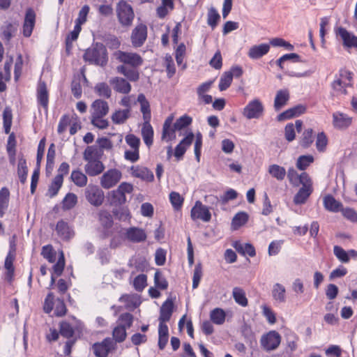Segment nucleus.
Instances as JSON below:
<instances>
[{
	"label": "nucleus",
	"instance_id": "48",
	"mask_svg": "<svg viewBox=\"0 0 357 357\" xmlns=\"http://www.w3.org/2000/svg\"><path fill=\"white\" fill-rule=\"evenodd\" d=\"M112 337L115 342H123L127 337L126 328L123 325H118L114 327L112 331Z\"/></svg>",
	"mask_w": 357,
	"mask_h": 357
},
{
	"label": "nucleus",
	"instance_id": "10",
	"mask_svg": "<svg viewBox=\"0 0 357 357\" xmlns=\"http://www.w3.org/2000/svg\"><path fill=\"white\" fill-rule=\"evenodd\" d=\"M124 238L129 242L139 243L144 242L147 238V235L142 228L130 227L125 229Z\"/></svg>",
	"mask_w": 357,
	"mask_h": 357
},
{
	"label": "nucleus",
	"instance_id": "59",
	"mask_svg": "<svg viewBox=\"0 0 357 357\" xmlns=\"http://www.w3.org/2000/svg\"><path fill=\"white\" fill-rule=\"evenodd\" d=\"M154 283L156 288L165 290L168 287V282L162 274L157 271L154 275Z\"/></svg>",
	"mask_w": 357,
	"mask_h": 357
},
{
	"label": "nucleus",
	"instance_id": "44",
	"mask_svg": "<svg viewBox=\"0 0 357 357\" xmlns=\"http://www.w3.org/2000/svg\"><path fill=\"white\" fill-rule=\"evenodd\" d=\"M220 20V15L214 7H211L208 9L207 14V24L214 29Z\"/></svg>",
	"mask_w": 357,
	"mask_h": 357
},
{
	"label": "nucleus",
	"instance_id": "36",
	"mask_svg": "<svg viewBox=\"0 0 357 357\" xmlns=\"http://www.w3.org/2000/svg\"><path fill=\"white\" fill-rule=\"evenodd\" d=\"M63 178L61 177V175H56L54 177L47 190V195L50 197L52 198L58 194L63 185Z\"/></svg>",
	"mask_w": 357,
	"mask_h": 357
},
{
	"label": "nucleus",
	"instance_id": "4",
	"mask_svg": "<svg viewBox=\"0 0 357 357\" xmlns=\"http://www.w3.org/2000/svg\"><path fill=\"white\" fill-rule=\"evenodd\" d=\"M264 112V107L261 101L255 98L250 101L248 105L243 108V115L248 119H259Z\"/></svg>",
	"mask_w": 357,
	"mask_h": 357
},
{
	"label": "nucleus",
	"instance_id": "52",
	"mask_svg": "<svg viewBox=\"0 0 357 357\" xmlns=\"http://www.w3.org/2000/svg\"><path fill=\"white\" fill-rule=\"evenodd\" d=\"M169 201L172 205V207L175 211H179L181 209L184 199L177 192H172L169 194Z\"/></svg>",
	"mask_w": 357,
	"mask_h": 357
},
{
	"label": "nucleus",
	"instance_id": "25",
	"mask_svg": "<svg viewBox=\"0 0 357 357\" xmlns=\"http://www.w3.org/2000/svg\"><path fill=\"white\" fill-rule=\"evenodd\" d=\"M290 98L288 89H280L277 91L274 100V109L275 111H280L285 106Z\"/></svg>",
	"mask_w": 357,
	"mask_h": 357
},
{
	"label": "nucleus",
	"instance_id": "63",
	"mask_svg": "<svg viewBox=\"0 0 357 357\" xmlns=\"http://www.w3.org/2000/svg\"><path fill=\"white\" fill-rule=\"evenodd\" d=\"M99 156L98 149L95 146H88L84 152V159L86 161L93 160L98 159Z\"/></svg>",
	"mask_w": 357,
	"mask_h": 357
},
{
	"label": "nucleus",
	"instance_id": "9",
	"mask_svg": "<svg viewBox=\"0 0 357 357\" xmlns=\"http://www.w3.org/2000/svg\"><path fill=\"white\" fill-rule=\"evenodd\" d=\"M50 94L46 83L40 80L36 87V100L38 108L42 107L46 113L48 112Z\"/></svg>",
	"mask_w": 357,
	"mask_h": 357
},
{
	"label": "nucleus",
	"instance_id": "26",
	"mask_svg": "<svg viewBox=\"0 0 357 357\" xmlns=\"http://www.w3.org/2000/svg\"><path fill=\"white\" fill-rule=\"evenodd\" d=\"M137 101L140 104V111L143 115L144 122H151V113L149 102L143 93L138 95Z\"/></svg>",
	"mask_w": 357,
	"mask_h": 357
},
{
	"label": "nucleus",
	"instance_id": "19",
	"mask_svg": "<svg viewBox=\"0 0 357 357\" xmlns=\"http://www.w3.org/2000/svg\"><path fill=\"white\" fill-rule=\"evenodd\" d=\"M174 310V303L171 299H167L160 310L159 324H165L171 319Z\"/></svg>",
	"mask_w": 357,
	"mask_h": 357
},
{
	"label": "nucleus",
	"instance_id": "21",
	"mask_svg": "<svg viewBox=\"0 0 357 357\" xmlns=\"http://www.w3.org/2000/svg\"><path fill=\"white\" fill-rule=\"evenodd\" d=\"M333 119V126L337 129H346L352 123V118L343 113H334Z\"/></svg>",
	"mask_w": 357,
	"mask_h": 357
},
{
	"label": "nucleus",
	"instance_id": "14",
	"mask_svg": "<svg viewBox=\"0 0 357 357\" xmlns=\"http://www.w3.org/2000/svg\"><path fill=\"white\" fill-rule=\"evenodd\" d=\"M342 77H345L347 82L343 81L341 79H337L332 83L333 89L340 94H347V86H351L352 79V73L349 71H344L340 74Z\"/></svg>",
	"mask_w": 357,
	"mask_h": 357
},
{
	"label": "nucleus",
	"instance_id": "46",
	"mask_svg": "<svg viewBox=\"0 0 357 357\" xmlns=\"http://www.w3.org/2000/svg\"><path fill=\"white\" fill-rule=\"evenodd\" d=\"M130 116V109L117 110L112 115V120L115 124L123 123Z\"/></svg>",
	"mask_w": 357,
	"mask_h": 357
},
{
	"label": "nucleus",
	"instance_id": "61",
	"mask_svg": "<svg viewBox=\"0 0 357 357\" xmlns=\"http://www.w3.org/2000/svg\"><path fill=\"white\" fill-rule=\"evenodd\" d=\"M192 119L190 116L185 114L181 116L176 121V122L174 124V127L175 129L180 130L190 125L192 123Z\"/></svg>",
	"mask_w": 357,
	"mask_h": 357
},
{
	"label": "nucleus",
	"instance_id": "28",
	"mask_svg": "<svg viewBox=\"0 0 357 357\" xmlns=\"http://www.w3.org/2000/svg\"><path fill=\"white\" fill-rule=\"evenodd\" d=\"M56 231L58 235L63 240L70 239L74 234L73 231L69 227L68 224L63 220L58 221L56 223Z\"/></svg>",
	"mask_w": 357,
	"mask_h": 357
},
{
	"label": "nucleus",
	"instance_id": "62",
	"mask_svg": "<svg viewBox=\"0 0 357 357\" xmlns=\"http://www.w3.org/2000/svg\"><path fill=\"white\" fill-rule=\"evenodd\" d=\"M202 265L201 263H198L195 265L193 277H192V288L196 289L199 284L201 278L202 277Z\"/></svg>",
	"mask_w": 357,
	"mask_h": 357
},
{
	"label": "nucleus",
	"instance_id": "6",
	"mask_svg": "<svg viewBox=\"0 0 357 357\" xmlns=\"http://www.w3.org/2000/svg\"><path fill=\"white\" fill-rule=\"evenodd\" d=\"M260 342L264 350L266 351H273L279 347L281 342V336L277 331H271L263 335Z\"/></svg>",
	"mask_w": 357,
	"mask_h": 357
},
{
	"label": "nucleus",
	"instance_id": "39",
	"mask_svg": "<svg viewBox=\"0 0 357 357\" xmlns=\"http://www.w3.org/2000/svg\"><path fill=\"white\" fill-rule=\"evenodd\" d=\"M10 192L6 187L0 190V217H3L5 210L8 207Z\"/></svg>",
	"mask_w": 357,
	"mask_h": 357
},
{
	"label": "nucleus",
	"instance_id": "20",
	"mask_svg": "<svg viewBox=\"0 0 357 357\" xmlns=\"http://www.w3.org/2000/svg\"><path fill=\"white\" fill-rule=\"evenodd\" d=\"M85 165L84 170L89 176H96L101 174L104 169L105 166L103 163L98 159L87 161Z\"/></svg>",
	"mask_w": 357,
	"mask_h": 357
},
{
	"label": "nucleus",
	"instance_id": "17",
	"mask_svg": "<svg viewBox=\"0 0 357 357\" xmlns=\"http://www.w3.org/2000/svg\"><path fill=\"white\" fill-rule=\"evenodd\" d=\"M131 174L135 178H141L142 180L151 182L154 180L153 172L145 167L132 166L130 168Z\"/></svg>",
	"mask_w": 357,
	"mask_h": 357
},
{
	"label": "nucleus",
	"instance_id": "47",
	"mask_svg": "<svg viewBox=\"0 0 357 357\" xmlns=\"http://www.w3.org/2000/svg\"><path fill=\"white\" fill-rule=\"evenodd\" d=\"M77 203V197L73 192L66 194L62 201V208L64 211L73 208Z\"/></svg>",
	"mask_w": 357,
	"mask_h": 357
},
{
	"label": "nucleus",
	"instance_id": "45",
	"mask_svg": "<svg viewBox=\"0 0 357 357\" xmlns=\"http://www.w3.org/2000/svg\"><path fill=\"white\" fill-rule=\"evenodd\" d=\"M232 293L234 299L236 303L243 307L248 305V301L245 296V293L241 288L234 287Z\"/></svg>",
	"mask_w": 357,
	"mask_h": 357
},
{
	"label": "nucleus",
	"instance_id": "24",
	"mask_svg": "<svg viewBox=\"0 0 357 357\" xmlns=\"http://www.w3.org/2000/svg\"><path fill=\"white\" fill-rule=\"evenodd\" d=\"M270 50V45L261 43L251 47L248 53V56L252 59H258L268 54Z\"/></svg>",
	"mask_w": 357,
	"mask_h": 357
},
{
	"label": "nucleus",
	"instance_id": "58",
	"mask_svg": "<svg viewBox=\"0 0 357 357\" xmlns=\"http://www.w3.org/2000/svg\"><path fill=\"white\" fill-rule=\"evenodd\" d=\"M328 144V138L325 132H321L317 134L316 139V147L318 151L324 152Z\"/></svg>",
	"mask_w": 357,
	"mask_h": 357
},
{
	"label": "nucleus",
	"instance_id": "35",
	"mask_svg": "<svg viewBox=\"0 0 357 357\" xmlns=\"http://www.w3.org/2000/svg\"><path fill=\"white\" fill-rule=\"evenodd\" d=\"M285 287L280 283L273 285L272 290V296L275 301L278 303H284L286 301Z\"/></svg>",
	"mask_w": 357,
	"mask_h": 357
},
{
	"label": "nucleus",
	"instance_id": "34",
	"mask_svg": "<svg viewBox=\"0 0 357 357\" xmlns=\"http://www.w3.org/2000/svg\"><path fill=\"white\" fill-rule=\"evenodd\" d=\"M17 172L20 183L24 184L27 178L28 167L26 160L23 156L19 158Z\"/></svg>",
	"mask_w": 357,
	"mask_h": 357
},
{
	"label": "nucleus",
	"instance_id": "60",
	"mask_svg": "<svg viewBox=\"0 0 357 357\" xmlns=\"http://www.w3.org/2000/svg\"><path fill=\"white\" fill-rule=\"evenodd\" d=\"M314 161L312 155H301L296 162V167L300 170H305Z\"/></svg>",
	"mask_w": 357,
	"mask_h": 357
},
{
	"label": "nucleus",
	"instance_id": "50",
	"mask_svg": "<svg viewBox=\"0 0 357 357\" xmlns=\"http://www.w3.org/2000/svg\"><path fill=\"white\" fill-rule=\"evenodd\" d=\"M248 220V215L245 212L237 213L232 219L231 225L236 229L244 225Z\"/></svg>",
	"mask_w": 357,
	"mask_h": 357
},
{
	"label": "nucleus",
	"instance_id": "31",
	"mask_svg": "<svg viewBox=\"0 0 357 357\" xmlns=\"http://www.w3.org/2000/svg\"><path fill=\"white\" fill-rule=\"evenodd\" d=\"M233 245L236 250L240 254L243 255H248L251 257L256 255L255 248L250 243L243 244L240 241H235Z\"/></svg>",
	"mask_w": 357,
	"mask_h": 357
},
{
	"label": "nucleus",
	"instance_id": "56",
	"mask_svg": "<svg viewBox=\"0 0 357 357\" xmlns=\"http://www.w3.org/2000/svg\"><path fill=\"white\" fill-rule=\"evenodd\" d=\"M232 80V76L230 75V73H227V71L225 72L220 79L218 85L219 90L220 91L227 90L230 86Z\"/></svg>",
	"mask_w": 357,
	"mask_h": 357
},
{
	"label": "nucleus",
	"instance_id": "54",
	"mask_svg": "<svg viewBox=\"0 0 357 357\" xmlns=\"http://www.w3.org/2000/svg\"><path fill=\"white\" fill-rule=\"evenodd\" d=\"M287 345L289 348L290 351H294L297 349V342L298 341V335L292 331H289L285 335Z\"/></svg>",
	"mask_w": 357,
	"mask_h": 357
},
{
	"label": "nucleus",
	"instance_id": "11",
	"mask_svg": "<svg viewBox=\"0 0 357 357\" xmlns=\"http://www.w3.org/2000/svg\"><path fill=\"white\" fill-rule=\"evenodd\" d=\"M190 216L193 220H202L204 222H209L211 219V214L208 208L202 204L200 201H197L192 208Z\"/></svg>",
	"mask_w": 357,
	"mask_h": 357
},
{
	"label": "nucleus",
	"instance_id": "5",
	"mask_svg": "<svg viewBox=\"0 0 357 357\" xmlns=\"http://www.w3.org/2000/svg\"><path fill=\"white\" fill-rule=\"evenodd\" d=\"M116 349V343L110 337L105 338L100 342L92 345V350L96 357H107L109 354Z\"/></svg>",
	"mask_w": 357,
	"mask_h": 357
},
{
	"label": "nucleus",
	"instance_id": "40",
	"mask_svg": "<svg viewBox=\"0 0 357 357\" xmlns=\"http://www.w3.org/2000/svg\"><path fill=\"white\" fill-rule=\"evenodd\" d=\"M17 24L16 23L8 22L1 28V35L3 40L10 41L13 34L17 31Z\"/></svg>",
	"mask_w": 357,
	"mask_h": 357
},
{
	"label": "nucleus",
	"instance_id": "42",
	"mask_svg": "<svg viewBox=\"0 0 357 357\" xmlns=\"http://www.w3.org/2000/svg\"><path fill=\"white\" fill-rule=\"evenodd\" d=\"M268 172L272 177L276 178L278 181L284 180L287 174V172L283 167L275 164L268 167Z\"/></svg>",
	"mask_w": 357,
	"mask_h": 357
},
{
	"label": "nucleus",
	"instance_id": "15",
	"mask_svg": "<svg viewBox=\"0 0 357 357\" xmlns=\"http://www.w3.org/2000/svg\"><path fill=\"white\" fill-rule=\"evenodd\" d=\"M337 35L342 38L344 47L357 49V36L349 32L343 27L338 29Z\"/></svg>",
	"mask_w": 357,
	"mask_h": 357
},
{
	"label": "nucleus",
	"instance_id": "18",
	"mask_svg": "<svg viewBox=\"0 0 357 357\" xmlns=\"http://www.w3.org/2000/svg\"><path fill=\"white\" fill-rule=\"evenodd\" d=\"M194 137V134L192 132H190L176 146L174 151V156L178 160H180L181 158H183V155L185 154L187 150V147L190 146L192 143Z\"/></svg>",
	"mask_w": 357,
	"mask_h": 357
},
{
	"label": "nucleus",
	"instance_id": "53",
	"mask_svg": "<svg viewBox=\"0 0 357 357\" xmlns=\"http://www.w3.org/2000/svg\"><path fill=\"white\" fill-rule=\"evenodd\" d=\"M41 255L50 263H53L56 260V252L52 245H44L42 248Z\"/></svg>",
	"mask_w": 357,
	"mask_h": 357
},
{
	"label": "nucleus",
	"instance_id": "32",
	"mask_svg": "<svg viewBox=\"0 0 357 357\" xmlns=\"http://www.w3.org/2000/svg\"><path fill=\"white\" fill-rule=\"evenodd\" d=\"M312 192V188L302 186L294 197L295 204H303Z\"/></svg>",
	"mask_w": 357,
	"mask_h": 357
},
{
	"label": "nucleus",
	"instance_id": "3",
	"mask_svg": "<svg viewBox=\"0 0 357 357\" xmlns=\"http://www.w3.org/2000/svg\"><path fill=\"white\" fill-rule=\"evenodd\" d=\"M114 56L119 61L126 66L139 68L143 63V59L137 53L119 50L114 53Z\"/></svg>",
	"mask_w": 357,
	"mask_h": 357
},
{
	"label": "nucleus",
	"instance_id": "51",
	"mask_svg": "<svg viewBox=\"0 0 357 357\" xmlns=\"http://www.w3.org/2000/svg\"><path fill=\"white\" fill-rule=\"evenodd\" d=\"M99 221L102 227H113V218L107 211H101L99 213Z\"/></svg>",
	"mask_w": 357,
	"mask_h": 357
},
{
	"label": "nucleus",
	"instance_id": "41",
	"mask_svg": "<svg viewBox=\"0 0 357 357\" xmlns=\"http://www.w3.org/2000/svg\"><path fill=\"white\" fill-rule=\"evenodd\" d=\"M70 178L75 185L80 188L86 186L88 181L87 176L79 170H73Z\"/></svg>",
	"mask_w": 357,
	"mask_h": 357
},
{
	"label": "nucleus",
	"instance_id": "29",
	"mask_svg": "<svg viewBox=\"0 0 357 357\" xmlns=\"http://www.w3.org/2000/svg\"><path fill=\"white\" fill-rule=\"evenodd\" d=\"M142 136L145 144L150 147L153 142V129L150 122H144L142 128Z\"/></svg>",
	"mask_w": 357,
	"mask_h": 357
},
{
	"label": "nucleus",
	"instance_id": "22",
	"mask_svg": "<svg viewBox=\"0 0 357 357\" xmlns=\"http://www.w3.org/2000/svg\"><path fill=\"white\" fill-rule=\"evenodd\" d=\"M305 111L306 107L305 106L302 105H298L280 114L278 116V120L281 121L289 119L291 118L298 116L302 114H304Z\"/></svg>",
	"mask_w": 357,
	"mask_h": 357
},
{
	"label": "nucleus",
	"instance_id": "30",
	"mask_svg": "<svg viewBox=\"0 0 357 357\" xmlns=\"http://www.w3.org/2000/svg\"><path fill=\"white\" fill-rule=\"evenodd\" d=\"M324 206L327 211L338 212L341 210L342 204L337 201L333 196L328 195L324 198Z\"/></svg>",
	"mask_w": 357,
	"mask_h": 357
},
{
	"label": "nucleus",
	"instance_id": "7",
	"mask_svg": "<svg viewBox=\"0 0 357 357\" xmlns=\"http://www.w3.org/2000/svg\"><path fill=\"white\" fill-rule=\"evenodd\" d=\"M86 200L94 206H100L103 203L105 195L103 191L97 185H89L85 189Z\"/></svg>",
	"mask_w": 357,
	"mask_h": 357
},
{
	"label": "nucleus",
	"instance_id": "43",
	"mask_svg": "<svg viewBox=\"0 0 357 357\" xmlns=\"http://www.w3.org/2000/svg\"><path fill=\"white\" fill-rule=\"evenodd\" d=\"M226 314L219 307L213 309L210 313V319L213 323L217 325L222 324L225 321Z\"/></svg>",
	"mask_w": 357,
	"mask_h": 357
},
{
	"label": "nucleus",
	"instance_id": "12",
	"mask_svg": "<svg viewBox=\"0 0 357 357\" xmlns=\"http://www.w3.org/2000/svg\"><path fill=\"white\" fill-rule=\"evenodd\" d=\"M36 18L35 11L31 8L26 9L22 26V34L25 38L31 36L36 24Z\"/></svg>",
	"mask_w": 357,
	"mask_h": 357
},
{
	"label": "nucleus",
	"instance_id": "13",
	"mask_svg": "<svg viewBox=\"0 0 357 357\" xmlns=\"http://www.w3.org/2000/svg\"><path fill=\"white\" fill-rule=\"evenodd\" d=\"M147 37V28L144 24L137 25L131 34V40L135 47H141L145 42Z\"/></svg>",
	"mask_w": 357,
	"mask_h": 357
},
{
	"label": "nucleus",
	"instance_id": "1",
	"mask_svg": "<svg viewBox=\"0 0 357 357\" xmlns=\"http://www.w3.org/2000/svg\"><path fill=\"white\" fill-rule=\"evenodd\" d=\"M85 61L90 64L105 66L108 61V55L106 47L100 43H96L88 48L83 56Z\"/></svg>",
	"mask_w": 357,
	"mask_h": 357
},
{
	"label": "nucleus",
	"instance_id": "49",
	"mask_svg": "<svg viewBox=\"0 0 357 357\" xmlns=\"http://www.w3.org/2000/svg\"><path fill=\"white\" fill-rule=\"evenodd\" d=\"M95 92L101 97L109 98L112 95V91L108 84L105 82L97 84L94 88Z\"/></svg>",
	"mask_w": 357,
	"mask_h": 357
},
{
	"label": "nucleus",
	"instance_id": "64",
	"mask_svg": "<svg viewBox=\"0 0 357 357\" xmlns=\"http://www.w3.org/2000/svg\"><path fill=\"white\" fill-rule=\"evenodd\" d=\"M334 255L336 257L343 263H348L350 258L347 252L340 246L335 245L333 248Z\"/></svg>",
	"mask_w": 357,
	"mask_h": 357
},
{
	"label": "nucleus",
	"instance_id": "57",
	"mask_svg": "<svg viewBox=\"0 0 357 357\" xmlns=\"http://www.w3.org/2000/svg\"><path fill=\"white\" fill-rule=\"evenodd\" d=\"M74 329L72 326L66 321H63L59 326V333L66 338H70L74 335Z\"/></svg>",
	"mask_w": 357,
	"mask_h": 357
},
{
	"label": "nucleus",
	"instance_id": "55",
	"mask_svg": "<svg viewBox=\"0 0 357 357\" xmlns=\"http://www.w3.org/2000/svg\"><path fill=\"white\" fill-rule=\"evenodd\" d=\"M147 285V276L144 274H140L135 278L133 280V287L137 291L141 292Z\"/></svg>",
	"mask_w": 357,
	"mask_h": 357
},
{
	"label": "nucleus",
	"instance_id": "27",
	"mask_svg": "<svg viewBox=\"0 0 357 357\" xmlns=\"http://www.w3.org/2000/svg\"><path fill=\"white\" fill-rule=\"evenodd\" d=\"M91 116H106L109 112L108 103L101 99L96 100L91 105Z\"/></svg>",
	"mask_w": 357,
	"mask_h": 357
},
{
	"label": "nucleus",
	"instance_id": "23",
	"mask_svg": "<svg viewBox=\"0 0 357 357\" xmlns=\"http://www.w3.org/2000/svg\"><path fill=\"white\" fill-rule=\"evenodd\" d=\"M116 70L130 82H137L139 79V73L137 70V68L120 65L116 67Z\"/></svg>",
	"mask_w": 357,
	"mask_h": 357
},
{
	"label": "nucleus",
	"instance_id": "38",
	"mask_svg": "<svg viewBox=\"0 0 357 357\" xmlns=\"http://www.w3.org/2000/svg\"><path fill=\"white\" fill-rule=\"evenodd\" d=\"M123 230L122 228L119 229L116 228L110 240L109 247L111 249H116L122 245L125 240Z\"/></svg>",
	"mask_w": 357,
	"mask_h": 357
},
{
	"label": "nucleus",
	"instance_id": "2",
	"mask_svg": "<svg viewBox=\"0 0 357 357\" xmlns=\"http://www.w3.org/2000/svg\"><path fill=\"white\" fill-rule=\"evenodd\" d=\"M119 22L122 26L128 27L132 24L135 13L132 7L126 1L121 0L116 7Z\"/></svg>",
	"mask_w": 357,
	"mask_h": 357
},
{
	"label": "nucleus",
	"instance_id": "8",
	"mask_svg": "<svg viewBox=\"0 0 357 357\" xmlns=\"http://www.w3.org/2000/svg\"><path fill=\"white\" fill-rule=\"evenodd\" d=\"M122 177L121 172L117 169H110L105 172L100 178V185L105 189H109L116 185Z\"/></svg>",
	"mask_w": 357,
	"mask_h": 357
},
{
	"label": "nucleus",
	"instance_id": "33",
	"mask_svg": "<svg viewBox=\"0 0 357 357\" xmlns=\"http://www.w3.org/2000/svg\"><path fill=\"white\" fill-rule=\"evenodd\" d=\"M169 338V330L166 324H159L158 327V347L160 349H165Z\"/></svg>",
	"mask_w": 357,
	"mask_h": 357
},
{
	"label": "nucleus",
	"instance_id": "16",
	"mask_svg": "<svg viewBox=\"0 0 357 357\" xmlns=\"http://www.w3.org/2000/svg\"><path fill=\"white\" fill-rule=\"evenodd\" d=\"M109 83L112 85L114 90L118 93L128 94L131 91L130 84L123 77H113L109 80Z\"/></svg>",
	"mask_w": 357,
	"mask_h": 357
},
{
	"label": "nucleus",
	"instance_id": "37",
	"mask_svg": "<svg viewBox=\"0 0 357 357\" xmlns=\"http://www.w3.org/2000/svg\"><path fill=\"white\" fill-rule=\"evenodd\" d=\"M314 142V130L312 128L305 129L301 137L299 144L305 149L309 148Z\"/></svg>",
	"mask_w": 357,
	"mask_h": 357
}]
</instances>
